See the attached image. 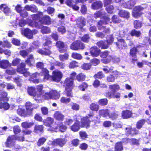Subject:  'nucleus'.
Listing matches in <instances>:
<instances>
[{
	"instance_id": "nucleus-1",
	"label": "nucleus",
	"mask_w": 151,
	"mask_h": 151,
	"mask_svg": "<svg viewBox=\"0 0 151 151\" xmlns=\"http://www.w3.org/2000/svg\"><path fill=\"white\" fill-rule=\"evenodd\" d=\"M43 64L40 62L37 63L36 66L38 68L41 69L40 74L37 73L33 74L29 79V81L35 83H38L39 82V80L37 78L40 76H43L44 80H48L50 78V75L49 74V71L45 68H43Z\"/></svg>"
},
{
	"instance_id": "nucleus-2",
	"label": "nucleus",
	"mask_w": 151,
	"mask_h": 151,
	"mask_svg": "<svg viewBox=\"0 0 151 151\" xmlns=\"http://www.w3.org/2000/svg\"><path fill=\"white\" fill-rule=\"evenodd\" d=\"M42 16V13L39 12L38 14H34L32 15L33 21L30 19H28L27 21L23 19H21L20 21L19 25L20 27H23L25 25L28 24V25L32 27H36L39 28H41V26L38 25L37 21L42 20L41 18Z\"/></svg>"
},
{
	"instance_id": "nucleus-3",
	"label": "nucleus",
	"mask_w": 151,
	"mask_h": 151,
	"mask_svg": "<svg viewBox=\"0 0 151 151\" xmlns=\"http://www.w3.org/2000/svg\"><path fill=\"white\" fill-rule=\"evenodd\" d=\"M64 84L65 86V93L66 95L68 96L72 97V90L74 86L73 81L70 78H67L65 80Z\"/></svg>"
},
{
	"instance_id": "nucleus-4",
	"label": "nucleus",
	"mask_w": 151,
	"mask_h": 151,
	"mask_svg": "<svg viewBox=\"0 0 151 151\" xmlns=\"http://www.w3.org/2000/svg\"><path fill=\"white\" fill-rule=\"evenodd\" d=\"M107 44L105 42L100 41L97 43V45L101 49H105L109 47V45L111 44L114 41V38L112 35L108 36L106 37Z\"/></svg>"
},
{
	"instance_id": "nucleus-5",
	"label": "nucleus",
	"mask_w": 151,
	"mask_h": 151,
	"mask_svg": "<svg viewBox=\"0 0 151 151\" xmlns=\"http://www.w3.org/2000/svg\"><path fill=\"white\" fill-rule=\"evenodd\" d=\"M24 138L23 136L17 137L14 135L9 137L7 139L5 143L6 147H10L14 144L16 140L20 141H23L24 140Z\"/></svg>"
},
{
	"instance_id": "nucleus-6",
	"label": "nucleus",
	"mask_w": 151,
	"mask_h": 151,
	"mask_svg": "<svg viewBox=\"0 0 151 151\" xmlns=\"http://www.w3.org/2000/svg\"><path fill=\"white\" fill-rule=\"evenodd\" d=\"M35 88L34 87H29L27 89L28 94L33 96L34 99L37 103L42 102V96L36 92Z\"/></svg>"
},
{
	"instance_id": "nucleus-7",
	"label": "nucleus",
	"mask_w": 151,
	"mask_h": 151,
	"mask_svg": "<svg viewBox=\"0 0 151 151\" xmlns=\"http://www.w3.org/2000/svg\"><path fill=\"white\" fill-rule=\"evenodd\" d=\"M43 96L44 97V99H57L60 97V93L56 90H52L49 93L47 92L45 93Z\"/></svg>"
},
{
	"instance_id": "nucleus-8",
	"label": "nucleus",
	"mask_w": 151,
	"mask_h": 151,
	"mask_svg": "<svg viewBox=\"0 0 151 151\" xmlns=\"http://www.w3.org/2000/svg\"><path fill=\"white\" fill-rule=\"evenodd\" d=\"M51 44V42L49 40H46L45 42L43 44L45 47V50H43L41 49H38L37 52L41 54H43L47 55H50L51 52V51L48 49L51 47L50 45Z\"/></svg>"
},
{
	"instance_id": "nucleus-9",
	"label": "nucleus",
	"mask_w": 151,
	"mask_h": 151,
	"mask_svg": "<svg viewBox=\"0 0 151 151\" xmlns=\"http://www.w3.org/2000/svg\"><path fill=\"white\" fill-rule=\"evenodd\" d=\"M21 33L27 38L32 39L33 37V35L37 34V30L31 31L28 28L22 29L21 31Z\"/></svg>"
},
{
	"instance_id": "nucleus-10",
	"label": "nucleus",
	"mask_w": 151,
	"mask_h": 151,
	"mask_svg": "<svg viewBox=\"0 0 151 151\" xmlns=\"http://www.w3.org/2000/svg\"><path fill=\"white\" fill-rule=\"evenodd\" d=\"M109 52L108 51L102 52L100 53V57L103 58L101 60V61L104 63H109L113 59L112 57L109 55Z\"/></svg>"
},
{
	"instance_id": "nucleus-11",
	"label": "nucleus",
	"mask_w": 151,
	"mask_h": 151,
	"mask_svg": "<svg viewBox=\"0 0 151 151\" xmlns=\"http://www.w3.org/2000/svg\"><path fill=\"white\" fill-rule=\"evenodd\" d=\"M62 73L58 70H55L52 72V80L56 82H59L63 77Z\"/></svg>"
},
{
	"instance_id": "nucleus-12",
	"label": "nucleus",
	"mask_w": 151,
	"mask_h": 151,
	"mask_svg": "<svg viewBox=\"0 0 151 151\" xmlns=\"http://www.w3.org/2000/svg\"><path fill=\"white\" fill-rule=\"evenodd\" d=\"M53 122V119L50 117H47V119L44 121V124L45 125L48 127H50V128L48 129V130L52 131H56V129L57 127H52L51 125Z\"/></svg>"
},
{
	"instance_id": "nucleus-13",
	"label": "nucleus",
	"mask_w": 151,
	"mask_h": 151,
	"mask_svg": "<svg viewBox=\"0 0 151 151\" xmlns=\"http://www.w3.org/2000/svg\"><path fill=\"white\" fill-rule=\"evenodd\" d=\"M70 48L73 50H78L83 49L85 47L84 45L79 41H76L70 45Z\"/></svg>"
},
{
	"instance_id": "nucleus-14",
	"label": "nucleus",
	"mask_w": 151,
	"mask_h": 151,
	"mask_svg": "<svg viewBox=\"0 0 151 151\" xmlns=\"http://www.w3.org/2000/svg\"><path fill=\"white\" fill-rule=\"evenodd\" d=\"M143 9V8L140 6L135 7L132 12V16L136 18L140 17L142 14L141 11Z\"/></svg>"
},
{
	"instance_id": "nucleus-15",
	"label": "nucleus",
	"mask_w": 151,
	"mask_h": 151,
	"mask_svg": "<svg viewBox=\"0 0 151 151\" xmlns=\"http://www.w3.org/2000/svg\"><path fill=\"white\" fill-rule=\"evenodd\" d=\"M89 117L86 116L85 117H83L81 119V127H84L86 128H88L90 126V121L89 119V118H91L92 116L91 115H88Z\"/></svg>"
},
{
	"instance_id": "nucleus-16",
	"label": "nucleus",
	"mask_w": 151,
	"mask_h": 151,
	"mask_svg": "<svg viewBox=\"0 0 151 151\" xmlns=\"http://www.w3.org/2000/svg\"><path fill=\"white\" fill-rule=\"evenodd\" d=\"M66 142V139L65 138H59L54 140L52 142V144L53 145H59L60 147H62Z\"/></svg>"
},
{
	"instance_id": "nucleus-17",
	"label": "nucleus",
	"mask_w": 151,
	"mask_h": 151,
	"mask_svg": "<svg viewBox=\"0 0 151 151\" xmlns=\"http://www.w3.org/2000/svg\"><path fill=\"white\" fill-rule=\"evenodd\" d=\"M15 10L17 12L19 13L20 15L22 17H25L28 15L27 12L20 5L17 4L15 6Z\"/></svg>"
},
{
	"instance_id": "nucleus-18",
	"label": "nucleus",
	"mask_w": 151,
	"mask_h": 151,
	"mask_svg": "<svg viewBox=\"0 0 151 151\" xmlns=\"http://www.w3.org/2000/svg\"><path fill=\"white\" fill-rule=\"evenodd\" d=\"M25 65L24 63H22L20 67L17 68V71L23 74L24 76L27 77L29 75V73L25 69Z\"/></svg>"
},
{
	"instance_id": "nucleus-19",
	"label": "nucleus",
	"mask_w": 151,
	"mask_h": 151,
	"mask_svg": "<svg viewBox=\"0 0 151 151\" xmlns=\"http://www.w3.org/2000/svg\"><path fill=\"white\" fill-rule=\"evenodd\" d=\"M146 122L148 124L151 125V116L148 118L146 120L145 119H142L138 121L136 124L137 128L138 129L141 128Z\"/></svg>"
},
{
	"instance_id": "nucleus-20",
	"label": "nucleus",
	"mask_w": 151,
	"mask_h": 151,
	"mask_svg": "<svg viewBox=\"0 0 151 151\" xmlns=\"http://www.w3.org/2000/svg\"><path fill=\"white\" fill-rule=\"evenodd\" d=\"M25 105L27 112L29 116L32 114V111L33 109L36 108L37 106L35 107L34 104H32L29 102H27Z\"/></svg>"
},
{
	"instance_id": "nucleus-21",
	"label": "nucleus",
	"mask_w": 151,
	"mask_h": 151,
	"mask_svg": "<svg viewBox=\"0 0 151 151\" xmlns=\"http://www.w3.org/2000/svg\"><path fill=\"white\" fill-rule=\"evenodd\" d=\"M121 3L122 4L121 6L123 7L131 9L136 4V1L134 0H131L127 3L124 2V1H121Z\"/></svg>"
},
{
	"instance_id": "nucleus-22",
	"label": "nucleus",
	"mask_w": 151,
	"mask_h": 151,
	"mask_svg": "<svg viewBox=\"0 0 151 151\" xmlns=\"http://www.w3.org/2000/svg\"><path fill=\"white\" fill-rule=\"evenodd\" d=\"M104 21H100L98 23V27L99 29L102 30L104 28L103 25L108 24L110 21V19L106 17H104Z\"/></svg>"
},
{
	"instance_id": "nucleus-23",
	"label": "nucleus",
	"mask_w": 151,
	"mask_h": 151,
	"mask_svg": "<svg viewBox=\"0 0 151 151\" xmlns=\"http://www.w3.org/2000/svg\"><path fill=\"white\" fill-rule=\"evenodd\" d=\"M43 86L42 84L39 85L37 86L36 87V89L37 90V92H36L37 93H38L40 95L42 96V102L43 101L44 99V97L43 96L45 95V93H47L46 91L43 90Z\"/></svg>"
},
{
	"instance_id": "nucleus-24",
	"label": "nucleus",
	"mask_w": 151,
	"mask_h": 151,
	"mask_svg": "<svg viewBox=\"0 0 151 151\" xmlns=\"http://www.w3.org/2000/svg\"><path fill=\"white\" fill-rule=\"evenodd\" d=\"M91 55L93 57H97L100 54V50L96 47H93L90 49Z\"/></svg>"
},
{
	"instance_id": "nucleus-25",
	"label": "nucleus",
	"mask_w": 151,
	"mask_h": 151,
	"mask_svg": "<svg viewBox=\"0 0 151 151\" xmlns=\"http://www.w3.org/2000/svg\"><path fill=\"white\" fill-rule=\"evenodd\" d=\"M125 132L127 135L131 134L133 136L138 133V130L134 129H132L130 126L126 128Z\"/></svg>"
},
{
	"instance_id": "nucleus-26",
	"label": "nucleus",
	"mask_w": 151,
	"mask_h": 151,
	"mask_svg": "<svg viewBox=\"0 0 151 151\" xmlns=\"http://www.w3.org/2000/svg\"><path fill=\"white\" fill-rule=\"evenodd\" d=\"M76 24L78 27L81 28H82L86 24V20L83 17H79L76 20Z\"/></svg>"
},
{
	"instance_id": "nucleus-27",
	"label": "nucleus",
	"mask_w": 151,
	"mask_h": 151,
	"mask_svg": "<svg viewBox=\"0 0 151 151\" xmlns=\"http://www.w3.org/2000/svg\"><path fill=\"white\" fill-rule=\"evenodd\" d=\"M132 111L129 110H126L122 111V117L124 119H127L132 116Z\"/></svg>"
},
{
	"instance_id": "nucleus-28",
	"label": "nucleus",
	"mask_w": 151,
	"mask_h": 151,
	"mask_svg": "<svg viewBox=\"0 0 151 151\" xmlns=\"http://www.w3.org/2000/svg\"><path fill=\"white\" fill-rule=\"evenodd\" d=\"M54 118L59 121H63L64 118V116L61 112L56 111L54 115Z\"/></svg>"
},
{
	"instance_id": "nucleus-29",
	"label": "nucleus",
	"mask_w": 151,
	"mask_h": 151,
	"mask_svg": "<svg viewBox=\"0 0 151 151\" xmlns=\"http://www.w3.org/2000/svg\"><path fill=\"white\" fill-rule=\"evenodd\" d=\"M116 45L120 49L125 48L127 47V45L124 40L120 39L116 42Z\"/></svg>"
},
{
	"instance_id": "nucleus-30",
	"label": "nucleus",
	"mask_w": 151,
	"mask_h": 151,
	"mask_svg": "<svg viewBox=\"0 0 151 151\" xmlns=\"http://www.w3.org/2000/svg\"><path fill=\"white\" fill-rule=\"evenodd\" d=\"M75 123L73 124L70 127V128L71 130L74 132H76L78 131L80 129V125L79 122L77 121Z\"/></svg>"
},
{
	"instance_id": "nucleus-31",
	"label": "nucleus",
	"mask_w": 151,
	"mask_h": 151,
	"mask_svg": "<svg viewBox=\"0 0 151 151\" xmlns=\"http://www.w3.org/2000/svg\"><path fill=\"white\" fill-rule=\"evenodd\" d=\"M0 9L6 15H8L11 13L9 8L5 4H2L0 6Z\"/></svg>"
},
{
	"instance_id": "nucleus-32",
	"label": "nucleus",
	"mask_w": 151,
	"mask_h": 151,
	"mask_svg": "<svg viewBox=\"0 0 151 151\" xmlns=\"http://www.w3.org/2000/svg\"><path fill=\"white\" fill-rule=\"evenodd\" d=\"M102 4L101 1H96L92 4L91 5L92 9H97L102 7Z\"/></svg>"
},
{
	"instance_id": "nucleus-33",
	"label": "nucleus",
	"mask_w": 151,
	"mask_h": 151,
	"mask_svg": "<svg viewBox=\"0 0 151 151\" xmlns=\"http://www.w3.org/2000/svg\"><path fill=\"white\" fill-rule=\"evenodd\" d=\"M119 15L121 17L128 18L129 17L130 14L129 12L125 10H121L119 11Z\"/></svg>"
},
{
	"instance_id": "nucleus-34",
	"label": "nucleus",
	"mask_w": 151,
	"mask_h": 151,
	"mask_svg": "<svg viewBox=\"0 0 151 151\" xmlns=\"http://www.w3.org/2000/svg\"><path fill=\"white\" fill-rule=\"evenodd\" d=\"M110 114L109 112L107 109H102L99 111V115L104 117H106L108 116L109 117Z\"/></svg>"
},
{
	"instance_id": "nucleus-35",
	"label": "nucleus",
	"mask_w": 151,
	"mask_h": 151,
	"mask_svg": "<svg viewBox=\"0 0 151 151\" xmlns=\"http://www.w3.org/2000/svg\"><path fill=\"white\" fill-rule=\"evenodd\" d=\"M17 113L20 116L24 117L29 116L27 111L23 109L19 108L17 110Z\"/></svg>"
},
{
	"instance_id": "nucleus-36",
	"label": "nucleus",
	"mask_w": 151,
	"mask_h": 151,
	"mask_svg": "<svg viewBox=\"0 0 151 151\" xmlns=\"http://www.w3.org/2000/svg\"><path fill=\"white\" fill-rule=\"evenodd\" d=\"M35 60L33 55H30L27 60L26 61L27 64L29 66H31L34 63Z\"/></svg>"
},
{
	"instance_id": "nucleus-37",
	"label": "nucleus",
	"mask_w": 151,
	"mask_h": 151,
	"mask_svg": "<svg viewBox=\"0 0 151 151\" xmlns=\"http://www.w3.org/2000/svg\"><path fill=\"white\" fill-rule=\"evenodd\" d=\"M7 93L6 92H2L0 96V101H7L9 100L7 97Z\"/></svg>"
},
{
	"instance_id": "nucleus-38",
	"label": "nucleus",
	"mask_w": 151,
	"mask_h": 151,
	"mask_svg": "<svg viewBox=\"0 0 151 151\" xmlns=\"http://www.w3.org/2000/svg\"><path fill=\"white\" fill-rule=\"evenodd\" d=\"M9 65V62L7 60H3L0 61V67L1 68H6Z\"/></svg>"
},
{
	"instance_id": "nucleus-39",
	"label": "nucleus",
	"mask_w": 151,
	"mask_h": 151,
	"mask_svg": "<svg viewBox=\"0 0 151 151\" xmlns=\"http://www.w3.org/2000/svg\"><path fill=\"white\" fill-rule=\"evenodd\" d=\"M86 78V75L82 73L78 74L76 76V79L79 81H84Z\"/></svg>"
},
{
	"instance_id": "nucleus-40",
	"label": "nucleus",
	"mask_w": 151,
	"mask_h": 151,
	"mask_svg": "<svg viewBox=\"0 0 151 151\" xmlns=\"http://www.w3.org/2000/svg\"><path fill=\"white\" fill-rule=\"evenodd\" d=\"M14 82L17 84V86L20 87L22 86L23 81L20 77L14 78Z\"/></svg>"
},
{
	"instance_id": "nucleus-41",
	"label": "nucleus",
	"mask_w": 151,
	"mask_h": 151,
	"mask_svg": "<svg viewBox=\"0 0 151 151\" xmlns=\"http://www.w3.org/2000/svg\"><path fill=\"white\" fill-rule=\"evenodd\" d=\"M109 88L114 92L120 89L119 86L117 84H114L109 85Z\"/></svg>"
},
{
	"instance_id": "nucleus-42",
	"label": "nucleus",
	"mask_w": 151,
	"mask_h": 151,
	"mask_svg": "<svg viewBox=\"0 0 151 151\" xmlns=\"http://www.w3.org/2000/svg\"><path fill=\"white\" fill-rule=\"evenodd\" d=\"M34 124L33 123L29 122L28 123L27 122H24L22 123V126L24 128H30Z\"/></svg>"
},
{
	"instance_id": "nucleus-43",
	"label": "nucleus",
	"mask_w": 151,
	"mask_h": 151,
	"mask_svg": "<svg viewBox=\"0 0 151 151\" xmlns=\"http://www.w3.org/2000/svg\"><path fill=\"white\" fill-rule=\"evenodd\" d=\"M31 49V47L29 49L28 52H27L25 50H22L20 51L19 52L20 55L23 58H25L27 56L28 53L32 51Z\"/></svg>"
},
{
	"instance_id": "nucleus-44",
	"label": "nucleus",
	"mask_w": 151,
	"mask_h": 151,
	"mask_svg": "<svg viewBox=\"0 0 151 151\" xmlns=\"http://www.w3.org/2000/svg\"><path fill=\"white\" fill-rule=\"evenodd\" d=\"M99 108V106L97 104L94 103L91 104L90 105V108L92 110L97 111Z\"/></svg>"
},
{
	"instance_id": "nucleus-45",
	"label": "nucleus",
	"mask_w": 151,
	"mask_h": 151,
	"mask_svg": "<svg viewBox=\"0 0 151 151\" xmlns=\"http://www.w3.org/2000/svg\"><path fill=\"white\" fill-rule=\"evenodd\" d=\"M10 107L9 104L6 102L4 103H0V108H3L4 109L7 110L9 109Z\"/></svg>"
},
{
	"instance_id": "nucleus-46",
	"label": "nucleus",
	"mask_w": 151,
	"mask_h": 151,
	"mask_svg": "<svg viewBox=\"0 0 151 151\" xmlns=\"http://www.w3.org/2000/svg\"><path fill=\"white\" fill-rule=\"evenodd\" d=\"M71 56L73 58L77 60H81L82 58V56L81 54L76 52L72 53Z\"/></svg>"
},
{
	"instance_id": "nucleus-47",
	"label": "nucleus",
	"mask_w": 151,
	"mask_h": 151,
	"mask_svg": "<svg viewBox=\"0 0 151 151\" xmlns=\"http://www.w3.org/2000/svg\"><path fill=\"white\" fill-rule=\"evenodd\" d=\"M115 151H121L123 150L122 143L121 142L117 143L115 146Z\"/></svg>"
},
{
	"instance_id": "nucleus-48",
	"label": "nucleus",
	"mask_w": 151,
	"mask_h": 151,
	"mask_svg": "<svg viewBox=\"0 0 151 151\" xmlns=\"http://www.w3.org/2000/svg\"><path fill=\"white\" fill-rule=\"evenodd\" d=\"M130 35L132 36H136L138 37L141 35V33L139 31H137L135 29H133L131 31L130 33Z\"/></svg>"
},
{
	"instance_id": "nucleus-49",
	"label": "nucleus",
	"mask_w": 151,
	"mask_h": 151,
	"mask_svg": "<svg viewBox=\"0 0 151 151\" xmlns=\"http://www.w3.org/2000/svg\"><path fill=\"white\" fill-rule=\"evenodd\" d=\"M44 22L45 24L48 25L50 24V18L48 15H45L44 16Z\"/></svg>"
},
{
	"instance_id": "nucleus-50",
	"label": "nucleus",
	"mask_w": 151,
	"mask_h": 151,
	"mask_svg": "<svg viewBox=\"0 0 151 151\" xmlns=\"http://www.w3.org/2000/svg\"><path fill=\"white\" fill-rule=\"evenodd\" d=\"M78 66V63L75 61H73L69 64L70 68H73Z\"/></svg>"
},
{
	"instance_id": "nucleus-51",
	"label": "nucleus",
	"mask_w": 151,
	"mask_h": 151,
	"mask_svg": "<svg viewBox=\"0 0 151 151\" xmlns=\"http://www.w3.org/2000/svg\"><path fill=\"white\" fill-rule=\"evenodd\" d=\"M46 140V139L42 137L39 139L37 142V144L39 146H40L45 143Z\"/></svg>"
},
{
	"instance_id": "nucleus-52",
	"label": "nucleus",
	"mask_w": 151,
	"mask_h": 151,
	"mask_svg": "<svg viewBox=\"0 0 151 151\" xmlns=\"http://www.w3.org/2000/svg\"><path fill=\"white\" fill-rule=\"evenodd\" d=\"M41 31L43 34L48 33L50 32V29L47 27H43L42 28Z\"/></svg>"
},
{
	"instance_id": "nucleus-53",
	"label": "nucleus",
	"mask_w": 151,
	"mask_h": 151,
	"mask_svg": "<svg viewBox=\"0 0 151 151\" xmlns=\"http://www.w3.org/2000/svg\"><path fill=\"white\" fill-rule=\"evenodd\" d=\"M91 63L92 65L96 66L100 63V60L96 58H93L91 60Z\"/></svg>"
},
{
	"instance_id": "nucleus-54",
	"label": "nucleus",
	"mask_w": 151,
	"mask_h": 151,
	"mask_svg": "<svg viewBox=\"0 0 151 151\" xmlns=\"http://www.w3.org/2000/svg\"><path fill=\"white\" fill-rule=\"evenodd\" d=\"M68 55L66 53L64 55H61L59 56L60 59L61 61L67 60L68 58Z\"/></svg>"
},
{
	"instance_id": "nucleus-55",
	"label": "nucleus",
	"mask_w": 151,
	"mask_h": 151,
	"mask_svg": "<svg viewBox=\"0 0 151 151\" xmlns=\"http://www.w3.org/2000/svg\"><path fill=\"white\" fill-rule=\"evenodd\" d=\"M134 27L135 28H138L141 27L142 23L141 22L135 20L134 22Z\"/></svg>"
},
{
	"instance_id": "nucleus-56",
	"label": "nucleus",
	"mask_w": 151,
	"mask_h": 151,
	"mask_svg": "<svg viewBox=\"0 0 151 151\" xmlns=\"http://www.w3.org/2000/svg\"><path fill=\"white\" fill-rule=\"evenodd\" d=\"M105 76L104 75L103 73L102 72H99L96 74L94 76V77L95 78H98L101 79L102 78L104 77Z\"/></svg>"
},
{
	"instance_id": "nucleus-57",
	"label": "nucleus",
	"mask_w": 151,
	"mask_h": 151,
	"mask_svg": "<svg viewBox=\"0 0 151 151\" xmlns=\"http://www.w3.org/2000/svg\"><path fill=\"white\" fill-rule=\"evenodd\" d=\"M98 103L101 105H105L107 104L108 100L106 99H101L99 101Z\"/></svg>"
},
{
	"instance_id": "nucleus-58",
	"label": "nucleus",
	"mask_w": 151,
	"mask_h": 151,
	"mask_svg": "<svg viewBox=\"0 0 151 151\" xmlns=\"http://www.w3.org/2000/svg\"><path fill=\"white\" fill-rule=\"evenodd\" d=\"M91 67V65L90 63H84L81 66V68L84 70H88Z\"/></svg>"
},
{
	"instance_id": "nucleus-59",
	"label": "nucleus",
	"mask_w": 151,
	"mask_h": 151,
	"mask_svg": "<svg viewBox=\"0 0 151 151\" xmlns=\"http://www.w3.org/2000/svg\"><path fill=\"white\" fill-rule=\"evenodd\" d=\"M88 85L85 83L84 82L79 86L78 87V88L81 90L84 91L88 87Z\"/></svg>"
},
{
	"instance_id": "nucleus-60",
	"label": "nucleus",
	"mask_w": 151,
	"mask_h": 151,
	"mask_svg": "<svg viewBox=\"0 0 151 151\" xmlns=\"http://www.w3.org/2000/svg\"><path fill=\"white\" fill-rule=\"evenodd\" d=\"M70 100V98H66L65 97H62L61 98L60 101L63 103L67 104L69 103Z\"/></svg>"
},
{
	"instance_id": "nucleus-61",
	"label": "nucleus",
	"mask_w": 151,
	"mask_h": 151,
	"mask_svg": "<svg viewBox=\"0 0 151 151\" xmlns=\"http://www.w3.org/2000/svg\"><path fill=\"white\" fill-rule=\"evenodd\" d=\"M12 45L7 40L4 41L3 42L2 46L3 47H6L10 48L11 47Z\"/></svg>"
},
{
	"instance_id": "nucleus-62",
	"label": "nucleus",
	"mask_w": 151,
	"mask_h": 151,
	"mask_svg": "<svg viewBox=\"0 0 151 151\" xmlns=\"http://www.w3.org/2000/svg\"><path fill=\"white\" fill-rule=\"evenodd\" d=\"M43 130V127L42 125H35L34 130L35 132L37 131L42 132Z\"/></svg>"
},
{
	"instance_id": "nucleus-63",
	"label": "nucleus",
	"mask_w": 151,
	"mask_h": 151,
	"mask_svg": "<svg viewBox=\"0 0 151 151\" xmlns=\"http://www.w3.org/2000/svg\"><path fill=\"white\" fill-rule=\"evenodd\" d=\"M21 60L18 58H16L14 59L12 62V65L13 66L17 65L20 62Z\"/></svg>"
},
{
	"instance_id": "nucleus-64",
	"label": "nucleus",
	"mask_w": 151,
	"mask_h": 151,
	"mask_svg": "<svg viewBox=\"0 0 151 151\" xmlns=\"http://www.w3.org/2000/svg\"><path fill=\"white\" fill-rule=\"evenodd\" d=\"M12 43L15 45L18 46L20 45V41L16 38H13L12 40Z\"/></svg>"
}]
</instances>
